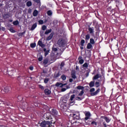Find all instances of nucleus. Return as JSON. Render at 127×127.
<instances>
[{
  "label": "nucleus",
  "mask_w": 127,
  "mask_h": 127,
  "mask_svg": "<svg viewBox=\"0 0 127 127\" xmlns=\"http://www.w3.org/2000/svg\"><path fill=\"white\" fill-rule=\"evenodd\" d=\"M75 100H76V101H82V98H81V97H76Z\"/></svg>",
  "instance_id": "nucleus-58"
},
{
  "label": "nucleus",
  "mask_w": 127,
  "mask_h": 127,
  "mask_svg": "<svg viewBox=\"0 0 127 127\" xmlns=\"http://www.w3.org/2000/svg\"><path fill=\"white\" fill-rule=\"evenodd\" d=\"M50 114L52 116H57V115H58V111L55 109H52Z\"/></svg>",
  "instance_id": "nucleus-9"
},
{
  "label": "nucleus",
  "mask_w": 127,
  "mask_h": 127,
  "mask_svg": "<svg viewBox=\"0 0 127 127\" xmlns=\"http://www.w3.org/2000/svg\"><path fill=\"white\" fill-rule=\"evenodd\" d=\"M88 31H89V33L90 34H93L95 32V29L94 28V27H88Z\"/></svg>",
  "instance_id": "nucleus-17"
},
{
  "label": "nucleus",
  "mask_w": 127,
  "mask_h": 127,
  "mask_svg": "<svg viewBox=\"0 0 127 127\" xmlns=\"http://www.w3.org/2000/svg\"><path fill=\"white\" fill-rule=\"evenodd\" d=\"M115 3L116 4L117 7H118V8H119V4H120V1L118 0H116L115 1Z\"/></svg>",
  "instance_id": "nucleus-48"
},
{
  "label": "nucleus",
  "mask_w": 127,
  "mask_h": 127,
  "mask_svg": "<svg viewBox=\"0 0 127 127\" xmlns=\"http://www.w3.org/2000/svg\"><path fill=\"white\" fill-rule=\"evenodd\" d=\"M79 64H83L84 63V60L81 59L79 61Z\"/></svg>",
  "instance_id": "nucleus-61"
},
{
  "label": "nucleus",
  "mask_w": 127,
  "mask_h": 127,
  "mask_svg": "<svg viewBox=\"0 0 127 127\" xmlns=\"http://www.w3.org/2000/svg\"><path fill=\"white\" fill-rule=\"evenodd\" d=\"M90 34H87L85 36V40H86V41H88V40H89L90 39Z\"/></svg>",
  "instance_id": "nucleus-36"
},
{
  "label": "nucleus",
  "mask_w": 127,
  "mask_h": 127,
  "mask_svg": "<svg viewBox=\"0 0 127 127\" xmlns=\"http://www.w3.org/2000/svg\"><path fill=\"white\" fill-rule=\"evenodd\" d=\"M101 119L105 120V122L108 123L111 122V119H110V118L107 117L106 116H102Z\"/></svg>",
  "instance_id": "nucleus-15"
},
{
  "label": "nucleus",
  "mask_w": 127,
  "mask_h": 127,
  "mask_svg": "<svg viewBox=\"0 0 127 127\" xmlns=\"http://www.w3.org/2000/svg\"><path fill=\"white\" fill-rule=\"evenodd\" d=\"M52 11H51V10H49L47 12V14L49 16H51V15H52Z\"/></svg>",
  "instance_id": "nucleus-34"
},
{
  "label": "nucleus",
  "mask_w": 127,
  "mask_h": 127,
  "mask_svg": "<svg viewBox=\"0 0 127 127\" xmlns=\"http://www.w3.org/2000/svg\"><path fill=\"white\" fill-rule=\"evenodd\" d=\"M51 31H52V29H51L46 30V31L45 32V34H49V33H51Z\"/></svg>",
  "instance_id": "nucleus-29"
},
{
  "label": "nucleus",
  "mask_w": 127,
  "mask_h": 127,
  "mask_svg": "<svg viewBox=\"0 0 127 127\" xmlns=\"http://www.w3.org/2000/svg\"><path fill=\"white\" fill-rule=\"evenodd\" d=\"M39 88L42 90H44V86H42L41 84H39Z\"/></svg>",
  "instance_id": "nucleus-55"
},
{
  "label": "nucleus",
  "mask_w": 127,
  "mask_h": 127,
  "mask_svg": "<svg viewBox=\"0 0 127 127\" xmlns=\"http://www.w3.org/2000/svg\"><path fill=\"white\" fill-rule=\"evenodd\" d=\"M61 108H62V109H64V108H66V107L68 106V104H65L64 103L62 104V105H60Z\"/></svg>",
  "instance_id": "nucleus-32"
},
{
  "label": "nucleus",
  "mask_w": 127,
  "mask_h": 127,
  "mask_svg": "<svg viewBox=\"0 0 127 127\" xmlns=\"http://www.w3.org/2000/svg\"><path fill=\"white\" fill-rule=\"evenodd\" d=\"M38 45H39L42 48H44V47H45V45L43 44V43H42V41L40 40L38 41Z\"/></svg>",
  "instance_id": "nucleus-19"
},
{
  "label": "nucleus",
  "mask_w": 127,
  "mask_h": 127,
  "mask_svg": "<svg viewBox=\"0 0 127 127\" xmlns=\"http://www.w3.org/2000/svg\"><path fill=\"white\" fill-rule=\"evenodd\" d=\"M71 125L72 126V127H78L79 126V122H77L76 121H71L70 122Z\"/></svg>",
  "instance_id": "nucleus-12"
},
{
  "label": "nucleus",
  "mask_w": 127,
  "mask_h": 127,
  "mask_svg": "<svg viewBox=\"0 0 127 127\" xmlns=\"http://www.w3.org/2000/svg\"><path fill=\"white\" fill-rule=\"evenodd\" d=\"M87 49H92L93 48V46L92 44L90 43H88L87 44V47H86Z\"/></svg>",
  "instance_id": "nucleus-24"
},
{
  "label": "nucleus",
  "mask_w": 127,
  "mask_h": 127,
  "mask_svg": "<svg viewBox=\"0 0 127 127\" xmlns=\"http://www.w3.org/2000/svg\"><path fill=\"white\" fill-rule=\"evenodd\" d=\"M66 85H67V83L63 84L60 82H57L56 83L57 87H60V88H63V87H64V86H66Z\"/></svg>",
  "instance_id": "nucleus-13"
},
{
  "label": "nucleus",
  "mask_w": 127,
  "mask_h": 127,
  "mask_svg": "<svg viewBox=\"0 0 127 127\" xmlns=\"http://www.w3.org/2000/svg\"><path fill=\"white\" fill-rule=\"evenodd\" d=\"M38 22L39 24H43V23H44L43 20H39Z\"/></svg>",
  "instance_id": "nucleus-57"
},
{
  "label": "nucleus",
  "mask_w": 127,
  "mask_h": 127,
  "mask_svg": "<svg viewBox=\"0 0 127 127\" xmlns=\"http://www.w3.org/2000/svg\"><path fill=\"white\" fill-rule=\"evenodd\" d=\"M48 62H49V61H48V59H46L43 61V64L45 65H47L48 64Z\"/></svg>",
  "instance_id": "nucleus-37"
},
{
  "label": "nucleus",
  "mask_w": 127,
  "mask_h": 127,
  "mask_svg": "<svg viewBox=\"0 0 127 127\" xmlns=\"http://www.w3.org/2000/svg\"><path fill=\"white\" fill-rule=\"evenodd\" d=\"M29 69L31 70V71L33 70V66H30Z\"/></svg>",
  "instance_id": "nucleus-63"
},
{
  "label": "nucleus",
  "mask_w": 127,
  "mask_h": 127,
  "mask_svg": "<svg viewBox=\"0 0 127 127\" xmlns=\"http://www.w3.org/2000/svg\"><path fill=\"white\" fill-rule=\"evenodd\" d=\"M44 119L47 121H56L55 118H52L51 116V113H46L44 115Z\"/></svg>",
  "instance_id": "nucleus-2"
},
{
  "label": "nucleus",
  "mask_w": 127,
  "mask_h": 127,
  "mask_svg": "<svg viewBox=\"0 0 127 127\" xmlns=\"http://www.w3.org/2000/svg\"><path fill=\"white\" fill-rule=\"evenodd\" d=\"M32 12V9L31 8H29L28 10V13H31V12Z\"/></svg>",
  "instance_id": "nucleus-62"
},
{
  "label": "nucleus",
  "mask_w": 127,
  "mask_h": 127,
  "mask_svg": "<svg viewBox=\"0 0 127 127\" xmlns=\"http://www.w3.org/2000/svg\"><path fill=\"white\" fill-rule=\"evenodd\" d=\"M40 33V36H44V31H41Z\"/></svg>",
  "instance_id": "nucleus-59"
},
{
  "label": "nucleus",
  "mask_w": 127,
  "mask_h": 127,
  "mask_svg": "<svg viewBox=\"0 0 127 127\" xmlns=\"http://www.w3.org/2000/svg\"><path fill=\"white\" fill-rule=\"evenodd\" d=\"M61 79H62L63 81H65V80H66V75H65L64 74H63L61 77Z\"/></svg>",
  "instance_id": "nucleus-38"
},
{
  "label": "nucleus",
  "mask_w": 127,
  "mask_h": 127,
  "mask_svg": "<svg viewBox=\"0 0 127 127\" xmlns=\"http://www.w3.org/2000/svg\"><path fill=\"white\" fill-rule=\"evenodd\" d=\"M76 88H77L78 90H84V86H78L76 87Z\"/></svg>",
  "instance_id": "nucleus-45"
},
{
  "label": "nucleus",
  "mask_w": 127,
  "mask_h": 127,
  "mask_svg": "<svg viewBox=\"0 0 127 127\" xmlns=\"http://www.w3.org/2000/svg\"><path fill=\"white\" fill-rule=\"evenodd\" d=\"M84 44H85V40L82 39L80 41V45L81 46H84Z\"/></svg>",
  "instance_id": "nucleus-44"
},
{
  "label": "nucleus",
  "mask_w": 127,
  "mask_h": 127,
  "mask_svg": "<svg viewBox=\"0 0 127 127\" xmlns=\"http://www.w3.org/2000/svg\"><path fill=\"white\" fill-rule=\"evenodd\" d=\"M9 31H10V32H11L12 33H15L16 32L15 31V30L13 29V28L11 27L9 29Z\"/></svg>",
  "instance_id": "nucleus-39"
},
{
  "label": "nucleus",
  "mask_w": 127,
  "mask_h": 127,
  "mask_svg": "<svg viewBox=\"0 0 127 127\" xmlns=\"http://www.w3.org/2000/svg\"><path fill=\"white\" fill-rule=\"evenodd\" d=\"M44 94H45L46 96H49V95L51 94V90L48 89V88H46L44 90Z\"/></svg>",
  "instance_id": "nucleus-14"
},
{
  "label": "nucleus",
  "mask_w": 127,
  "mask_h": 127,
  "mask_svg": "<svg viewBox=\"0 0 127 127\" xmlns=\"http://www.w3.org/2000/svg\"><path fill=\"white\" fill-rule=\"evenodd\" d=\"M5 18H9L10 17V15L8 13L4 14Z\"/></svg>",
  "instance_id": "nucleus-47"
},
{
  "label": "nucleus",
  "mask_w": 127,
  "mask_h": 127,
  "mask_svg": "<svg viewBox=\"0 0 127 127\" xmlns=\"http://www.w3.org/2000/svg\"><path fill=\"white\" fill-rule=\"evenodd\" d=\"M84 94V90L83 89L80 93L78 94V96H83V94Z\"/></svg>",
  "instance_id": "nucleus-56"
},
{
  "label": "nucleus",
  "mask_w": 127,
  "mask_h": 127,
  "mask_svg": "<svg viewBox=\"0 0 127 127\" xmlns=\"http://www.w3.org/2000/svg\"><path fill=\"white\" fill-rule=\"evenodd\" d=\"M24 34H25V31H24L23 32H20L18 34V36H23V35H24Z\"/></svg>",
  "instance_id": "nucleus-43"
},
{
  "label": "nucleus",
  "mask_w": 127,
  "mask_h": 127,
  "mask_svg": "<svg viewBox=\"0 0 127 127\" xmlns=\"http://www.w3.org/2000/svg\"><path fill=\"white\" fill-rule=\"evenodd\" d=\"M75 94H72L70 96V99H69V104H75Z\"/></svg>",
  "instance_id": "nucleus-6"
},
{
  "label": "nucleus",
  "mask_w": 127,
  "mask_h": 127,
  "mask_svg": "<svg viewBox=\"0 0 127 127\" xmlns=\"http://www.w3.org/2000/svg\"><path fill=\"white\" fill-rule=\"evenodd\" d=\"M83 67H84V68H88V63H85L83 64Z\"/></svg>",
  "instance_id": "nucleus-52"
},
{
  "label": "nucleus",
  "mask_w": 127,
  "mask_h": 127,
  "mask_svg": "<svg viewBox=\"0 0 127 127\" xmlns=\"http://www.w3.org/2000/svg\"><path fill=\"white\" fill-rule=\"evenodd\" d=\"M90 43V44H91V45L95 44V40H94V39H93V38L90 39V43Z\"/></svg>",
  "instance_id": "nucleus-35"
},
{
  "label": "nucleus",
  "mask_w": 127,
  "mask_h": 127,
  "mask_svg": "<svg viewBox=\"0 0 127 127\" xmlns=\"http://www.w3.org/2000/svg\"><path fill=\"white\" fill-rule=\"evenodd\" d=\"M54 35V32H52L49 36L47 38V40L49 41V40H51L52 38H53V36Z\"/></svg>",
  "instance_id": "nucleus-18"
},
{
  "label": "nucleus",
  "mask_w": 127,
  "mask_h": 127,
  "mask_svg": "<svg viewBox=\"0 0 127 127\" xmlns=\"http://www.w3.org/2000/svg\"><path fill=\"white\" fill-rule=\"evenodd\" d=\"M90 69H88L87 71V72L85 73L86 77H88L89 76V73H90Z\"/></svg>",
  "instance_id": "nucleus-53"
},
{
  "label": "nucleus",
  "mask_w": 127,
  "mask_h": 127,
  "mask_svg": "<svg viewBox=\"0 0 127 127\" xmlns=\"http://www.w3.org/2000/svg\"><path fill=\"white\" fill-rule=\"evenodd\" d=\"M61 76V73H60V71H56L54 75V79H57L58 77H60Z\"/></svg>",
  "instance_id": "nucleus-10"
},
{
  "label": "nucleus",
  "mask_w": 127,
  "mask_h": 127,
  "mask_svg": "<svg viewBox=\"0 0 127 127\" xmlns=\"http://www.w3.org/2000/svg\"><path fill=\"white\" fill-rule=\"evenodd\" d=\"M22 105L23 107L26 109H28V108H31V107H32V106L30 105V103H28L27 102H23Z\"/></svg>",
  "instance_id": "nucleus-8"
},
{
  "label": "nucleus",
  "mask_w": 127,
  "mask_h": 127,
  "mask_svg": "<svg viewBox=\"0 0 127 127\" xmlns=\"http://www.w3.org/2000/svg\"><path fill=\"white\" fill-rule=\"evenodd\" d=\"M34 2L37 3V4H40L41 2H40V0H33Z\"/></svg>",
  "instance_id": "nucleus-46"
},
{
  "label": "nucleus",
  "mask_w": 127,
  "mask_h": 127,
  "mask_svg": "<svg viewBox=\"0 0 127 127\" xmlns=\"http://www.w3.org/2000/svg\"><path fill=\"white\" fill-rule=\"evenodd\" d=\"M36 27H37V23H35L34 24L32 25L30 30L31 31L34 30Z\"/></svg>",
  "instance_id": "nucleus-22"
},
{
  "label": "nucleus",
  "mask_w": 127,
  "mask_h": 127,
  "mask_svg": "<svg viewBox=\"0 0 127 127\" xmlns=\"http://www.w3.org/2000/svg\"><path fill=\"white\" fill-rule=\"evenodd\" d=\"M2 94H5V93H8L9 89H8V87L4 86L3 89H0Z\"/></svg>",
  "instance_id": "nucleus-7"
},
{
  "label": "nucleus",
  "mask_w": 127,
  "mask_h": 127,
  "mask_svg": "<svg viewBox=\"0 0 127 127\" xmlns=\"http://www.w3.org/2000/svg\"><path fill=\"white\" fill-rule=\"evenodd\" d=\"M33 16H37L38 15V11L36 9H35L33 12Z\"/></svg>",
  "instance_id": "nucleus-25"
},
{
  "label": "nucleus",
  "mask_w": 127,
  "mask_h": 127,
  "mask_svg": "<svg viewBox=\"0 0 127 127\" xmlns=\"http://www.w3.org/2000/svg\"><path fill=\"white\" fill-rule=\"evenodd\" d=\"M85 118L84 120H90V118L91 117V113L90 112H87L85 114Z\"/></svg>",
  "instance_id": "nucleus-11"
},
{
  "label": "nucleus",
  "mask_w": 127,
  "mask_h": 127,
  "mask_svg": "<svg viewBox=\"0 0 127 127\" xmlns=\"http://www.w3.org/2000/svg\"><path fill=\"white\" fill-rule=\"evenodd\" d=\"M43 60V57H42V56H40L38 58V61H39V62H41V61H42Z\"/></svg>",
  "instance_id": "nucleus-49"
},
{
  "label": "nucleus",
  "mask_w": 127,
  "mask_h": 127,
  "mask_svg": "<svg viewBox=\"0 0 127 127\" xmlns=\"http://www.w3.org/2000/svg\"><path fill=\"white\" fill-rule=\"evenodd\" d=\"M66 88H63L61 89L62 92H65L67 90V89H69L70 87L68 85H66Z\"/></svg>",
  "instance_id": "nucleus-30"
},
{
  "label": "nucleus",
  "mask_w": 127,
  "mask_h": 127,
  "mask_svg": "<svg viewBox=\"0 0 127 127\" xmlns=\"http://www.w3.org/2000/svg\"><path fill=\"white\" fill-rule=\"evenodd\" d=\"M95 85L96 88H99V87H100V82H99V81H96L95 82Z\"/></svg>",
  "instance_id": "nucleus-50"
},
{
  "label": "nucleus",
  "mask_w": 127,
  "mask_h": 127,
  "mask_svg": "<svg viewBox=\"0 0 127 127\" xmlns=\"http://www.w3.org/2000/svg\"><path fill=\"white\" fill-rule=\"evenodd\" d=\"M30 47H31V48H35V47H36V43H31Z\"/></svg>",
  "instance_id": "nucleus-33"
},
{
  "label": "nucleus",
  "mask_w": 127,
  "mask_h": 127,
  "mask_svg": "<svg viewBox=\"0 0 127 127\" xmlns=\"http://www.w3.org/2000/svg\"><path fill=\"white\" fill-rule=\"evenodd\" d=\"M94 127H97L98 123L95 121H92L91 124Z\"/></svg>",
  "instance_id": "nucleus-28"
},
{
  "label": "nucleus",
  "mask_w": 127,
  "mask_h": 127,
  "mask_svg": "<svg viewBox=\"0 0 127 127\" xmlns=\"http://www.w3.org/2000/svg\"><path fill=\"white\" fill-rule=\"evenodd\" d=\"M17 99L19 101H22L23 100V97H22V95H18Z\"/></svg>",
  "instance_id": "nucleus-40"
},
{
  "label": "nucleus",
  "mask_w": 127,
  "mask_h": 127,
  "mask_svg": "<svg viewBox=\"0 0 127 127\" xmlns=\"http://www.w3.org/2000/svg\"><path fill=\"white\" fill-rule=\"evenodd\" d=\"M26 5L27 6H31L32 5V2L31 1H28L26 2Z\"/></svg>",
  "instance_id": "nucleus-31"
},
{
  "label": "nucleus",
  "mask_w": 127,
  "mask_h": 127,
  "mask_svg": "<svg viewBox=\"0 0 127 127\" xmlns=\"http://www.w3.org/2000/svg\"><path fill=\"white\" fill-rule=\"evenodd\" d=\"M102 77V75H100L99 74H97L95 75L93 77V80H97V79H99V78H101Z\"/></svg>",
  "instance_id": "nucleus-21"
},
{
  "label": "nucleus",
  "mask_w": 127,
  "mask_h": 127,
  "mask_svg": "<svg viewBox=\"0 0 127 127\" xmlns=\"http://www.w3.org/2000/svg\"><path fill=\"white\" fill-rule=\"evenodd\" d=\"M52 50L54 52H56V51H58V49H57V48H52Z\"/></svg>",
  "instance_id": "nucleus-60"
},
{
  "label": "nucleus",
  "mask_w": 127,
  "mask_h": 127,
  "mask_svg": "<svg viewBox=\"0 0 127 127\" xmlns=\"http://www.w3.org/2000/svg\"><path fill=\"white\" fill-rule=\"evenodd\" d=\"M84 122L86 124V125H88L89 126H90V125L92 124V121H91V119L89 118V119L88 120H85L84 119Z\"/></svg>",
  "instance_id": "nucleus-20"
},
{
  "label": "nucleus",
  "mask_w": 127,
  "mask_h": 127,
  "mask_svg": "<svg viewBox=\"0 0 127 127\" xmlns=\"http://www.w3.org/2000/svg\"><path fill=\"white\" fill-rule=\"evenodd\" d=\"M58 44L60 47H64L65 45L66 44V42L63 38H60L58 41Z\"/></svg>",
  "instance_id": "nucleus-4"
},
{
  "label": "nucleus",
  "mask_w": 127,
  "mask_h": 127,
  "mask_svg": "<svg viewBox=\"0 0 127 127\" xmlns=\"http://www.w3.org/2000/svg\"><path fill=\"white\" fill-rule=\"evenodd\" d=\"M70 116L72 117L73 121H75V120H79L81 119L80 112H74L70 114Z\"/></svg>",
  "instance_id": "nucleus-3"
},
{
  "label": "nucleus",
  "mask_w": 127,
  "mask_h": 127,
  "mask_svg": "<svg viewBox=\"0 0 127 127\" xmlns=\"http://www.w3.org/2000/svg\"><path fill=\"white\" fill-rule=\"evenodd\" d=\"M65 65V63L64 62H62L61 64V68H63V67H64V65Z\"/></svg>",
  "instance_id": "nucleus-54"
},
{
  "label": "nucleus",
  "mask_w": 127,
  "mask_h": 127,
  "mask_svg": "<svg viewBox=\"0 0 127 127\" xmlns=\"http://www.w3.org/2000/svg\"><path fill=\"white\" fill-rule=\"evenodd\" d=\"M100 88H98L95 92V88H92L90 89L89 92L91 93L90 95L91 96H96V95H97L98 93L100 92Z\"/></svg>",
  "instance_id": "nucleus-5"
},
{
  "label": "nucleus",
  "mask_w": 127,
  "mask_h": 127,
  "mask_svg": "<svg viewBox=\"0 0 127 127\" xmlns=\"http://www.w3.org/2000/svg\"><path fill=\"white\" fill-rule=\"evenodd\" d=\"M90 88H93L95 86V81H92L89 84Z\"/></svg>",
  "instance_id": "nucleus-23"
},
{
  "label": "nucleus",
  "mask_w": 127,
  "mask_h": 127,
  "mask_svg": "<svg viewBox=\"0 0 127 127\" xmlns=\"http://www.w3.org/2000/svg\"><path fill=\"white\" fill-rule=\"evenodd\" d=\"M47 28V27L45 25H43L42 27V29L43 31L46 30Z\"/></svg>",
  "instance_id": "nucleus-51"
},
{
  "label": "nucleus",
  "mask_w": 127,
  "mask_h": 127,
  "mask_svg": "<svg viewBox=\"0 0 127 127\" xmlns=\"http://www.w3.org/2000/svg\"><path fill=\"white\" fill-rule=\"evenodd\" d=\"M50 50H47L46 49L44 48V52H45V56H47L49 54Z\"/></svg>",
  "instance_id": "nucleus-26"
},
{
  "label": "nucleus",
  "mask_w": 127,
  "mask_h": 127,
  "mask_svg": "<svg viewBox=\"0 0 127 127\" xmlns=\"http://www.w3.org/2000/svg\"><path fill=\"white\" fill-rule=\"evenodd\" d=\"M62 104H67V100H63L60 101V105H61L62 106Z\"/></svg>",
  "instance_id": "nucleus-27"
},
{
  "label": "nucleus",
  "mask_w": 127,
  "mask_h": 127,
  "mask_svg": "<svg viewBox=\"0 0 127 127\" xmlns=\"http://www.w3.org/2000/svg\"><path fill=\"white\" fill-rule=\"evenodd\" d=\"M71 78L73 79H76L77 78L76 76V70H73L71 71Z\"/></svg>",
  "instance_id": "nucleus-16"
},
{
  "label": "nucleus",
  "mask_w": 127,
  "mask_h": 127,
  "mask_svg": "<svg viewBox=\"0 0 127 127\" xmlns=\"http://www.w3.org/2000/svg\"><path fill=\"white\" fill-rule=\"evenodd\" d=\"M55 123H56V121L52 120L48 121H43L40 124L41 127H54V125H55Z\"/></svg>",
  "instance_id": "nucleus-1"
},
{
  "label": "nucleus",
  "mask_w": 127,
  "mask_h": 127,
  "mask_svg": "<svg viewBox=\"0 0 127 127\" xmlns=\"http://www.w3.org/2000/svg\"><path fill=\"white\" fill-rule=\"evenodd\" d=\"M48 82H49V78H45L44 80V82L45 83V84H48Z\"/></svg>",
  "instance_id": "nucleus-41"
},
{
  "label": "nucleus",
  "mask_w": 127,
  "mask_h": 127,
  "mask_svg": "<svg viewBox=\"0 0 127 127\" xmlns=\"http://www.w3.org/2000/svg\"><path fill=\"white\" fill-rule=\"evenodd\" d=\"M108 10H109L110 11H112V7H109L108 8Z\"/></svg>",
  "instance_id": "nucleus-64"
},
{
  "label": "nucleus",
  "mask_w": 127,
  "mask_h": 127,
  "mask_svg": "<svg viewBox=\"0 0 127 127\" xmlns=\"http://www.w3.org/2000/svg\"><path fill=\"white\" fill-rule=\"evenodd\" d=\"M13 25H18L19 24V22H18V20H16L13 22Z\"/></svg>",
  "instance_id": "nucleus-42"
}]
</instances>
